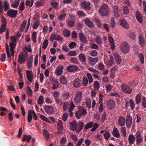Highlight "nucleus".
<instances>
[{
	"instance_id": "1",
	"label": "nucleus",
	"mask_w": 146,
	"mask_h": 146,
	"mask_svg": "<svg viewBox=\"0 0 146 146\" xmlns=\"http://www.w3.org/2000/svg\"><path fill=\"white\" fill-rule=\"evenodd\" d=\"M109 9L110 7L108 5L106 4H104L100 7L99 13L102 17L107 16L109 13Z\"/></svg>"
},
{
	"instance_id": "2",
	"label": "nucleus",
	"mask_w": 146,
	"mask_h": 146,
	"mask_svg": "<svg viewBox=\"0 0 146 146\" xmlns=\"http://www.w3.org/2000/svg\"><path fill=\"white\" fill-rule=\"evenodd\" d=\"M87 113L86 110L84 108L79 109L76 113V116L78 119H80L82 115H85Z\"/></svg>"
},
{
	"instance_id": "3",
	"label": "nucleus",
	"mask_w": 146,
	"mask_h": 146,
	"mask_svg": "<svg viewBox=\"0 0 146 146\" xmlns=\"http://www.w3.org/2000/svg\"><path fill=\"white\" fill-rule=\"evenodd\" d=\"M82 97V92L78 91L77 92L74 99V102L76 104H79L81 101Z\"/></svg>"
},
{
	"instance_id": "4",
	"label": "nucleus",
	"mask_w": 146,
	"mask_h": 146,
	"mask_svg": "<svg viewBox=\"0 0 146 146\" xmlns=\"http://www.w3.org/2000/svg\"><path fill=\"white\" fill-rule=\"evenodd\" d=\"M18 13L17 10L11 9L8 10L7 13V16L12 18H15Z\"/></svg>"
},
{
	"instance_id": "5",
	"label": "nucleus",
	"mask_w": 146,
	"mask_h": 146,
	"mask_svg": "<svg viewBox=\"0 0 146 146\" xmlns=\"http://www.w3.org/2000/svg\"><path fill=\"white\" fill-rule=\"evenodd\" d=\"M121 48L124 53H127L129 51V45L126 42H123L121 44Z\"/></svg>"
},
{
	"instance_id": "6",
	"label": "nucleus",
	"mask_w": 146,
	"mask_h": 146,
	"mask_svg": "<svg viewBox=\"0 0 146 146\" xmlns=\"http://www.w3.org/2000/svg\"><path fill=\"white\" fill-rule=\"evenodd\" d=\"M122 89L125 93L130 94L132 92V90L129 86L125 84H123L122 86Z\"/></svg>"
},
{
	"instance_id": "7",
	"label": "nucleus",
	"mask_w": 146,
	"mask_h": 146,
	"mask_svg": "<svg viewBox=\"0 0 146 146\" xmlns=\"http://www.w3.org/2000/svg\"><path fill=\"white\" fill-rule=\"evenodd\" d=\"M50 39L51 41H53L54 40L56 39L58 40L62 41L63 40V38L61 37L60 35L57 34H53L51 35L50 37Z\"/></svg>"
},
{
	"instance_id": "8",
	"label": "nucleus",
	"mask_w": 146,
	"mask_h": 146,
	"mask_svg": "<svg viewBox=\"0 0 146 146\" xmlns=\"http://www.w3.org/2000/svg\"><path fill=\"white\" fill-rule=\"evenodd\" d=\"M119 23L124 28L128 29L129 27V24L125 20L123 19H120L119 20Z\"/></svg>"
},
{
	"instance_id": "9",
	"label": "nucleus",
	"mask_w": 146,
	"mask_h": 146,
	"mask_svg": "<svg viewBox=\"0 0 146 146\" xmlns=\"http://www.w3.org/2000/svg\"><path fill=\"white\" fill-rule=\"evenodd\" d=\"M135 136L137 139L136 140L137 143V144L141 143L143 141V138L141 135L140 132L139 131H137L136 133Z\"/></svg>"
},
{
	"instance_id": "10",
	"label": "nucleus",
	"mask_w": 146,
	"mask_h": 146,
	"mask_svg": "<svg viewBox=\"0 0 146 146\" xmlns=\"http://www.w3.org/2000/svg\"><path fill=\"white\" fill-rule=\"evenodd\" d=\"M44 109L45 111L49 114L53 113L54 112V108L51 106H46L44 107Z\"/></svg>"
},
{
	"instance_id": "11",
	"label": "nucleus",
	"mask_w": 146,
	"mask_h": 146,
	"mask_svg": "<svg viewBox=\"0 0 146 146\" xmlns=\"http://www.w3.org/2000/svg\"><path fill=\"white\" fill-rule=\"evenodd\" d=\"M125 120L123 116H120L118 119V125L121 127H123L125 125Z\"/></svg>"
},
{
	"instance_id": "12",
	"label": "nucleus",
	"mask_w": 146,
	"mask_h": 146,
	"mask_svg": "<svg viewBox=\"0 0 146 146\" xmlns=\"http://www.w3.org/2000/svg\"><path fill=\"white\" fill-rule=\"evenodd\" d=\"M69 124L70 127L72 131L77 130V122L76 120H74L72 123L70 122Z\"/></svg>"
},
{
	"instance_id": "13",
	"label": "nucleus",
	"mask_w": 146,
	"mask_h": 146,
	"mask_svg": "<svg viewBox=\"0 0 146 146\" xmlns=\"http://www.w3.org/2000/svg\"><path fill=\"white\" fill-rule=\"evenodd\" d=\"M86 25L90 28H92L94 27L93 23L88 19H86L84 21Z\"/></svg>"
},
{
	"instance_id": "14",
	"label": "nucleus",
	"mask_w": 146,
	"mask_h": 146,
	"mask_svg": "<svg viewBox=\"0 0 146 146\" xmlns=\"http://www.w3.org/2000/svg\"><path fill=\"white\" fill-rule=\"evenodd\" d=\"M107 106L109 109H112L115 107V103L113 100H109L107 103Z\"/></svg>"
},
{
	"instance_id": "15",
	"label": "nucleus",
	"mask_w": 146,
	"mask_h": 146,
	"mask_svg": "<svg viewBox=\"0 0 146 146\" xmlns=\"http://www.w3.org/2000/svg\"><path fill=\"white\" fill-rule=\"evenodd\" d=\"M113 56L115 62L118 64L121 63V57L119 56L116 52L113 53Z\"/></svg>"
},
{
	"instance_id": "16",
	"label": "nucleus",
	"mask_w": 146,
	"mask_h": 146,
	"mask_svg": "<svg viewBox=\"0 0 146 146\" xmlns=\"http://www.w3.org/2000/svg\"><path fill=\"white\" fill-rule=\"evenodd\" d=\"M113 13L115 17L118 18L120 16V12L118 7L117 6H114L113 8Z\"/></svg>"
},
{
	"instance_id": "17",
	"label": "nucleus",
	"mask_w": 146,
	"mask_h": 146,
	"mask_svg": "<svg viewBox=\"0 0 146 146\" xmlns=\"http://www.w3.org/2000/svg\"><path fill=\"white\" fill-rule=\"evenodd\" d=\"M136 18L140 23H142L143 18L141 14L139 11H137L136 13Z\"/></svg>"
},
{
	"instance_id": "18",
	"label": "nucleus",
	"mask_w": 146,
	"mask_h": 146,
	"mask_svg": "<svg viewBox=\"0 0 146 146\" xmlns=\"http://www.w3.org/2000/svg\"><path fill=\"white\" fill-rule=\"evenodd\" d=\"M90 5V3L89 2L87 3L85 1L81 3L82 6L88 10H90L91 9V7L89 6Z\"/></svg>"
},
{
	"instance_id": "19",
	"label": "nucleus",
	"mask_w": 146,
	"mask_h": 146,
	"mask_svg": "<svg viewBox=\"0 0 146 146\" xmlns=\"http://www.w3.org/2000/svg\"><path fill=\"white\" fill-rule=\"evenodd\" d=\"M32 72H31L30 71L27 70V76L28 79L29 81L31 82L33 80V75L32 74Z\"/></svg>"
},
{
	"instance_id": "20",
	"label": "nucleus",
	"mask_w": 146,
	"mask_h": 146,
	"mask_svg": "<svg viewBox=\"0 0 146 146\" xmlns=\"http://www.w3.org/2000/svg\"><path fill=\"white\" fill-rule=\"evenodd\" d=\"M64 67L62 66H60L58 67L56 70V74L57 76H60L63 72Z\"/></svg>"
},
{
	"instance_id": "21",
	"label": "nucleus",
	"mask_w": 146,
	"mask_h": 146,
	"mask_svg": "<svg viewBox=\"0 0 146 146\" xmlns=\"http://www.w3.org/2000/svg\"><path fill=\"white\" fill-rule=\"evenodd\" d=\"M132 122V119L131 116H127L126 119V126L127 128L131 127Z\"/></svg>"
},
{
	"instance_id": "22",
	"label": "nucleus",
	"mask_w": 146,
	"mask_h": 146,
	"mask_svg": "<svg viewBox=\"0 0 146 146\" xmlns=\"http://www.w3.org/2000/svg\"><path fill=\"white\" fill-rule=\"evenodd\" d=\"M80 39L81 41L83 43H86L87 42L86 38L85 35L82 33L79 34Z\"/></svg>"
},
{
	"instance_id": "23",
	"label": "nucleus",
	"mask_w": 146,
	"mask_h": 146,
	"mask_svg": "<svg viewBox=\"0 0 146 146\" xmlns=\"http://www.w3.org/2000/svg\"><path fill=\"white\" fill-rule=\"evenodd\" d=\"M113 135L115 137L119 138L120 137V135L117 129L114 127L113 128V130L112 132Z\"/></svg>"
},
{
	"instance_id": "24",
	"label": "nucleus",
	"mask_w": 146,
	"mask_h": 146,
	"mask_svg": "<svg viewBox=\"0 0 146 146\" xmlns=\"http://www.w3.org/2000/svg\"><path fill=\"white\" fill-rule=\"evenodd\" d=\"M78 69V67L74 65L70 66L67 68V70L69 72H73L76 70Z\"/></svg>"
},
{
	"instance_id": "25",
	"label": "nucleus",
	"mask_w": 146,
	"mask_h": 146,
	"mask_svg": "<svg viewBox=\"0 0 146 146\" xmlns=\"http://www.w3.org/2000/svg\"><path fill=\"white\" fill-rule=\"evenodd\" d=\"M88 60L89 62L92 64L94 65L98 60V58H93L91 57H89Z\"/></svg>"
},
{
	"instance_id": "26",
	"label": "nucleus",
	"mask_w": 146,
	"mask_h": 146,
	"mask_svg": "<svg viewBox=\"0 0 146 146\" xmlns=\"http://www.w3.org/2000/svg\"><path fill=\"white\" fill-rule=\"evenodd\" d=\"M31 138L32 137L31 135H27L26 134H25L23 137L22 141H27L28 142H29Z\"/></svg>"
},
{
	"instance_id": "27",
	"label": "nucleus",
	"mask_w": 146,
	"mask_h": 146,
	"mask_svg": "<svg viewBox=\"0 0 146 146\" xmlns=\"http://www.w3.org/2000/svg\"><path fill=\"white\" fill-rule=\"evenodd\" d=\"M84 124L83 122H79L77 125V126L78 127V129L76 130V132L79 133L80 131H81L82 129L83 128L84 126Z\"/></svg>"
},
{
	"instance_id": "28",
	"label": "nucleus",
	"mask_w": 146,
	"mask_h": 146,
	"mask_svg": "<svg viewBox=\"0 0 146 146\" xmlns=\"http://www.w3.org/2000/svg\"><path fill=\"white\" fill-rule=\"evenodd\" d=\"M4 11H7L10 8V5L7 0H5L4 3Z\"/></svg>"
},
{
	"instance_id": "29",
	"label": "nucleus",
	"mask_w": 146,
	"mask_h": 146,
	"mask_svg": "<svg viewBox=\"0 0 146 146\" xmlns=\"http://www.w3.org/2000/svg\"><path fill=\"white\" fill-rule=\"evenodd\" d=\"M135 138L134 136L132 135H130L128 138V141L129 143L131 144H133L134 143Z\"/></svg>"
},
{
	"instance_id": "30",
	"label": "nucleus",
	"mask_w": 146,
	"mask_h": 146,
	"mask_svg": "<svg viewBox=\"0 0 146 146\" xmlns=\"http://www.w3.org/2000/svg\"><path fill=\"white\" fill-rule=\"evenodd\" d=\"M113 62L114 61L113 57L112 56H111L110 60H108L106 61V65L108 67L111 66L112 65Z\"/></svg>"
},
{
	"instance_id": "31",
	"label": "nucleus",
	"mask_w": 146,
	"mask_h": 146,
	"mask_svg": "<svg viewBox=\"0 0 146 146\" xmlns=\"http://www.w3.org/2000/svg\"><path fill=\"white\" fill-rule=\"evenodd\" d=\"M139 41L141 45L143 46L145 45V40L142 35H139Z\"/></svg>"
},
{
	"instance_id": "32",
	"label": "nucleus",
	"mask_w": 146,
	"mask_h": 146,
	"mask_svg": "<svg viewBox=\"0 0 146 146\" xmlns=\"http://www.w3.org/2000/svg\"><path fill=\"white\" fill-rule=\"evenodd\" d=\"M18 61L20 63L22 64L25 62V56L23 55L20 54L19 57Z\"/></svg>"
},
{
	"instance_id": "33",
	"label": "nucleus",
	"mask_w": 146,
	"mask_h": 146,
	"mask_svg": "<svg viewBox=\"0 0 146 146\" xmlns=\"http://www.w3.org/2000/svg\"><path fill=\"white\" fill-rule=\"evenodd\" d=\"M79 58L80 61L82 62H85L86 61V59L85 55L82 53L80 54L79 56Z\"/></svg>"
},
{
	"instance_id": "34",
	"label": "nucleus",
	"mask_w": 146,
	"mask_h": 146,
	"mask_svg": "<svg viewBox=\"0 0 146 146\" xmlns=\"http://www.w3.org/2000/svg\"><path fill=\"white\" fill-rule=\"evenodd\" d=\"M141 98V95L140 94H138L135 97V101L137 104H139L140 103Z\"/></svg>"
},
{
	"instance_id": "35",
	"label": "nucleus",
	"mask_w": 146,
	"mask_h": 146,
	"mask_svg": "<svg viewBox=\"0 0 146 146\" xmlns=\"http://www.w3.org/2000/svg\"><path fill=\"white\" fill-rule=\"evenodd\" d=\"M20 2L19 0L15 1L11 4V7L14 8H16L18 6Z\"/></svg>"
},
{
	"instance_id": "36",
	"label": "nucleus",
	"mask_w": 146,
	"mask_h": 146,
	"mask_svg": "<svg viewBox=\"0 0 146 146\" xmlns=\"http://www.w3.org/2000/svg\"><path fill=\"white\" fill-rule=\"evenodd\" d=\"M73 86L75 87H78L80 85V80L78 79H75L73 83Z\"/></svg>"
},
{
	"instance_id": "37",
	"label": "nucleus",
	"mask_w": 146,
	"mask_h": 146,
	"mask_svg": "<svg viewBox=\"0 0 146 146\" xmlns=\"http://www.w3.org/2000/svg\"><path fill=\"white\" fill-rule=\"evenodd\" d=\"M32 111L30 110L29 111L28 115V120L29 122H30L32 119L33 117L32 115Z\"/></svg>"
},
{
	"instance_id": "38",
	"label": "nucleus",
	"mask_w": 146,
	"mask_h": 146,
	"mask_svg": "<svg viewBox=\"0 0 146 146\" xmlns=\"http://www.w3.org/2000/svg\"><path fill=\"white\" fill-rule=\"evenodd\" d=\"M93 126V123L92 122H89L86 124L84 126V129L87 130L89 128H91Z\"/></svg>"
},
{
	"instance_id": "39",
	"label": "nucleus",
	"mask_w": 146,
	"mask_h": 146,
	"mask_svg": "<svg viewBox=\"0 0 146 146\" xmlns=\"http://www.w3.org/2000/svg\"><path fill=\"white\" fill-rule=\"evenodd\" d=\"M89 53L91 56L93 57L96 56H97L98 54V52L96 50H93L89 51Z\"/></svg>"
},
{
	"instance_id": "40",
	"label": "nucleus",
	"mask_w": 146,
	"mask_h": 146,
	"mask_svg": "<svg viewBox=\"0 0 146 146\" xmlns=\"http://www.w3.org/2000/svg\"><path fill=\"white\" fill-rule=\"evenodd\" d=\"M57 126V129L58 130H62V123L61 120H59L58 122Z\"/></svg>"
},
{
	"instance_id": "41",
	"label": "nucleus",
	"mask_w": 146,
	"mask_h": 146,
	"mask_svg": "<svg viewBox=\"0 0 146 146\" xmlns=\"http://www.w3.org/2000/svg\"><path fill=\"white\" fill-rule=\"evenodd\" d=\"M60 82L63 84H65L67 83V80L64 76H62L60 77Z\"/></svg>"
},
{
	"instance_id": "42",
	"label": "nucleus",
	"mask_w": 146,
	"mask_h": 146,
	"mask_svg": "<svg viewBox=\"0 0 146 146\" xmlns=\"http://www.w3.org/2000/svg\"><path fill=\"white\" fill-rule=\"evenodd\" d=\"M54 98L55 101L59 103L60 102L58 97V92L55 91L54 92Z\"/></svg>"
},
{
	"instance_id": "43",
	"label": "nucleus",
	"mask_w": 146,
	"mask_h": 146,
	"mask_svg": "<svg viewBox=\"0 0 146 146\" xmlns=\"http://www.w3.org/2000/svg\"><path fill=\"white\" fill-rule=\"evenodd\" d=\"M44 135L46 139H48L50 137V134L47 130L44 129L43 131Z\"/></svg>"
},
{
	"instance_id": "44",
	"label": "nucleus",
	"mask_w": 146,
	"mask_h": 146,
	"mask_svg": "<svg viewBox=\"0 0 146 146\" xmlns=\"http://www.w3.org/2000/svg\"><path fill=\"white\" fill-rule=\"evenodd\" d=\"M64 35L67 37H68L70 35V33L68 29H65L63 32Z\"/></svg>"
},
{
	"instance_id": "45",
	"label": "nucleus",
	"mask_w": 146,
	"mask_h": 146,
	"mask_svg": "<svg viewBox=\"0 0 146 146\" xmlns=\"http://www.w3.org/2000/svg\"><path fill=\"white\" fill-rule=\"evenodd\" d=\"M86 104L87 107L88 108L91 107V101L90 99L87 98L86 100Z\"/></svg>"
},
{
	"instance_id": "46",
	"label": "nucleus",
	"mask_w": 146,
	"mask_h": 146,
	"mask_svg": "<svg viewBox=\"0 0 146 146\" xmlns=\"http://www.w3.org/2000/svg\"><path fill=\"white\" fill-rule=\"evenodd\" d=\"M94 88L95 90H98L99 88V83L98 81L94 82Z\"/></svg>"
},
{
	"instance_id": "47",
	"label": "nucleus",
	"mask_w": 146,
	"mask_h": 146,
	"mask_svg": "<svg viewBox=\"0 0 146 146\" xmlns=\"http://www.w3.org/2000/svg\"><path fill=\"white\" fill-rule=\"evenodd\" d=\"M34 2V0H27L26 2V4L27 6H29L30 7L32 6Z\"/></svg>"
},
{
	"instance_id": "48",
	"label": "nucleus",
	"mask_w": 146,
	"mask_h": 146,
	"mask_svg": "<svg viewBox=\"0 0 146 146\" xmlns=\"http://www.w3.org/2000/svg\"><path fill=\"white\" fill-rule=\"evenodd\" d=\"M25 3L24 2L22 1L21 2L19 7V9L20 11H23L25 9Z\"/></svg>"
},
{
	"instance_id": "49",
	"label": "nucleus",
	"mask_w": 146,
	"mask_h": 146,
	"mask_svg": "<svg viewBox=\"0 0 146 146\" xmlns=\"http://www.w3.org/2000/svg\"><path fill=\"white\" fill-rule=\"evenodd\" d=\"M86 76L88 79L89 83L91 84L93 81L92 77L91 74L90 73H88L86 74Z\"/></svg>"
},
{
	"instance_id": "50",
	"label": "nucleus",
	"mask_w": 146,
	"mask_h": 146,
	"mask_svg": "<svg viewBox=\"0 0 146 146\" xmlns=\"http://www.w3.org/2000/svg\"><path fill=\"white\" fill-rule=\"evenodd\" d=\"M129 103L131 109L133 110L135 107V104L134 101L132 99H131L129 100Z\"/></svg>"
},
{
	"instance_id": "51",
	"label": "nucleus",
	"mask_w": 146,
	"mask_h": 146,
	"mask_svg": "<svg viewBox=\"0 0 146 146\" xmlns=\"http://www.w3.org/2000/svg\"><path fill=\"white\" fill-rule=\"evenodd\" d=\"M48 43L47 40H45L44 41L42 45V48L43 49H46L47 47Z\"/></svg>"
},
{
	"instance_id": "52",
	"label": "nucleus",
	"mask_w": 146,
	"mask_h": 146,
	"mask_svg": "<svg viewBox=\"0 0 146 146\" xmlns=\"http://www.w3.org/2000/svg\"><path fill=\"white\" fill-rule=\"evenodd\" d=\"M96 41L98 44H101L102 43V39L99 36L96 38Z\"/></svg>"
},
{
	"instance_id": "53",
	"label": "nucleus",
	"mask_w": 146,
	"mask_h": 146,
	"mask_svg": "<svg viewBox=\"0 0 146 146\" xmlns=\"http://www.w3.org/2000/svg\"><path fill=\"white\" fill-rule=\"evenodd\" d=\"M27 23V21L25 20L23 21L21 27V29L22 31L23 30L25 29Z\"/></svg>"
},
{
	"instance_id": "54",
	"label": "nucleus",
	"mask_w": 146,
	"mask_h": 146,
	"mask_svg": "<svg viewBox=\"0 0 146 146\" xmlns=\"http://www.w3.org/2000/svg\"><path fill=\"white\" fill-rule=\"evenodd\" d=\"M67 54L70 56H74L76 55V52L75 51H72L69 52Z\"/></svg>"
},
{
	"instance_id": "55",
	"label": "nucleus",
	"mask_w": 146,
	"mask_h": 146,
	"mask_svg": "<svg viewBox=\"0 0 146 146\" xmlns=\"http://www.w3.org/2000/svg\"><path fill=\"white\" fill-rule=\"evenodd\" d=\"M43 97L42 96H40L39 97L38 101V104L40 105H42L43 102Z\"/></svg>"
},
{
	"instance_id": "56",
	"label": "nucleus",
	"mask_w": 146,
	"mask_h": 146,
	"mask_svg": "<svg viewBox=\"0 0 146 146\" xmlns=\"http://www.w3.org/2000/svg\"><path fill=\"white\" fill-rule=\"evenodd\" d=\"M36 33L34 32L33 33L32 35V39L34 42H35L36 41Z\"/></svg>"
},
{
	"instance_id": "57",
	"label": "nucleus",
	"mask_w": 146,
	"mask_h": 146,
	"mask_svg": "<svg viewBox=\"0 0 146 146\" xmlns=\"http://www.w3.org/2000/svg\"><path fill=\"white\" fill-rule=\"evenodd\" d=\"M40 22L39 20H37L36 22L34 23L33 26V28L34 29H36L39 25Z\"/></svg>"
},
{
	"instance_id": "58",
	"label": "nucleus",
	"mask_w": 146,
	"mask_h": 146,
	"mask_svg": "<svg viewBox=\"0 0 146 146\" xmlns=\"http://www.w3.org/2000/svg\"><path fill=\"white\" fill-rule=\"evenodd\" d=\"M66 15V13L60 14V16L58 17L59 20L61 21L63 19H64Z\"/></svg>"
},
{
	"instance_id": "59",
	"label": "nucleus",
	"mask_w": 146,
	"mask_h": 146,
	"mask_svg": "<svg viewBox=\"0 0 146 146\" xmlns=\"http://www.w3.org/2000/svg\"><path fill=\"white\" fill-rule=\"evenodd\" d=\"M88 70L92 72L97 74H99V72L98 71L95 69L93 68H88Z\"/></svg>"
},
{
	"instance_id": "60",
	"label": "nucleus",
	"mask_w": 146,
	"mask_h": 146,
	"mask_svg": "<svg viewBox=\"0 0 146 146\" xmlns=\"http://www.w3.org/2000/svg\"><path fill=\"white\" fill-rule=\"evenodd\" d=\"M10 50H14L16 46V43L14 42H10Z\"/></svg>"
},
{
	"instance_id": "61",
	"label": "nucleus",
	"mask_w": 146,
	"mask_h": 146,
	"mask_svg": "<svg viewBox=\"0 0 146 146\" xmlns=\"http://www.w3.org/2000/svg\"><path fill=\"white\" fill-rule=\"evenodd\" d=\"M68 108V103L67 102H65L63 105V108L64 111H66Z\"/></svg>"
},
{
	"instance_id": "62",
	"label": "nucleus",
	"mask_w": 146,
	"mask_h": 146,
	"mask_svg": "<svg viewBox=\"0 0 146 146\" xmlns=\"http://www.w3.org/2000/svg\"><path fill=\"white\" fill-rule=\"evenodd\" d=\"M68 25L71 27H73L75 24V22L72 20H70L68 21Z\"/></svg>"
},
{
	"instance_id": "63",
	"label": "nucleus",
	"mask_w": 146,
	"mask_h": 146,
	"mask_svg": "<svg viewBox=\"0 0 146 146\" xmlns=\"http://www.w3.org/2000/svg\"><path fill=\"white\" fill-rule=\"evenodd\" d=\"M110 134L108 131H106L104 134V137L106 140H108L110 137Z\"/></svg>"
},
{
	"instance_id": "64",
	"label": "nucleus",
	"mask_w": 146,
	"mask_h": 146,
	"mask_svg": "<svg viewBox=\"0 0 146 146\" xmlns=\"http://www.w3.org/2000/svg\"><path fill=\"white\" fill-rule=\"evenodd\" d=\"M123 11L125 14H128L129 12L128 7L127 6H125L123 8Z\"/></svg>"
}]
</instances>
